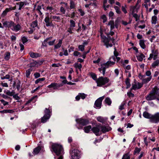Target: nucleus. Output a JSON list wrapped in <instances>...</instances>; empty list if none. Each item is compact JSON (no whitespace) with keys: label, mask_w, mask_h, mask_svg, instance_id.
<instances>
[{"label":"nucleus","mask_w":159,"mask_h":159,"mask_svg":"<svg viewBox=\"0 0 159 159\" xmlns=\"http://www.w3.org/2000/svg\"><path fill=\"white\" fill-rule=\"evenodd\" d=\"M12 96L13 98L16 100H19L20 99V97L18 96V94H14Z\"/></svg>","instance_id":"obj_52"},{"label":"nucleus","mask_w":159,"mask_h":159,"mask_svg":"<svg viewBox=\"0 0 159 159\" xmlns=\"http://www.w3.org/2000/svg\"><path fill=\"white\" fill-rule=\"evenodd\" d=\"M115 39L114 38H111L110 36H107V37L105 36L102 37V41L104 43V45L107 48L109 47H111L112 46V44L109 43L110 41H111L112 43H114Z\"/></svg>","instance_id":"obj_4"},{"label":"nucleus","mask_w":159,"mask_h":159,"mask_svg":"<svg viewBox=\"0 0 159 159\" xmlns=\"http://www.w3.org/2000/svg\"><path fill=\"white\" fill-rule=\"evenodd\" d=\"M21 28V26L19 24L16 25L14 22L13 26H12L11 29L14 31L17 32L20 30Z\"/></svg>","instance_id":"obj_15"},{"label":"nucleus","mask_w":159,"mask_h":159,"mask_svg":"<svg viewBox=\"0 0 159 159\" xmlns=\"http://www.w3.org/2000/svg\"><path fill=\"white\" fill-rule=\"evenodd\" d=\"M34 77L35 78H37L40 76V74L38 72H36L34 75Z\"/></svg>","instance_id":"obj_62"},{"label":"nucleus","mask_w":159,"mask_h":159,"mask_svg":"<svg viewBox=\"0 0 159 159\" xmlns=\"http://www.w3.org/2000/svg\"><path fill=\"white\" fill-rule=\"evenodd\" d=\"M150 122L156 123L159 121V113H157L154 115H152L149 120Z\"/></svg>","instance_id":"obj_8"},{"label":"nucleus","mask_w":159,"mask_h":159,"mask_svg":"<svg viewBox=\"0 0 159 159\" xmlns=\"http://www.w3.org/2000/svg\"><path fill=\"white\" fill-rule=\"evenodd\" d=\"M101 19L103 20V22L105 23V22L107 20V18L106 16V15H102L101 16Z\"/></svg>","instance_id":"obj_48"},{"label":"nucleus","mask_w":159,"mask_h":159,"mask_svg":"<svg viewBox=\"0 0 159 159\" xmlns=\"http://www.w3.org/2000/svg\"><path fill=\"white\" fill-rule=\"evenodd\" d=\"M92 129V127L91 125H89L85 126L84 128V132L86 133H89L91 129Z\"/></svg>","instance_id":"obj_29"},{"label":"nucleus","mask_w":159,"mask_h":159,"mask_svg":"<svg viewBox=\"0 0 159 159\" xmlns=\"http://www.w3.org/2000/svg\"><path fill=\"white\" fill-rule=\"evenodd\" d=\"M100 127L101 131L104 133L108 132L111 129V127L108 126H101Z\"/></svg>","instance_id":"obj_17"},{"label":"nucleus","mask_w":159,"mask_h":159,"mask_svg":"<svg viewBox=\"0 0 159 159\" xmlns=\"http://www.w3.org/2000/svg\"><path fill=\"white\" fill-rule=\"evenodd\" d=\"M104 98V96H102L98 98L95 102L94 107L100 109L101 108L102 102Z\"/></svg>","instance_id":"obj_9"},{"label":"nucleus","mask_w":159,"mask_h":159,"mask_svg":"<svg viewBox=\"0 0 159 159\" xmlns=\"http://www.w3.org/2000/svg\"><path fill=\"white\" fill-rule=\"evenodd\" d=\"M76 120L78 124L83 126L86 125L89 123L88 120L83 119H76Z\"/></svg>","instance_id":"obj_11"},{"label":"nucleus","mask_w":159,"mask_h":159,"mask_svg":"<svg viewBox=\"0 0 159 159\" xmlns=\"http://www.w3.org/2000/svg\"><path fill=\"white\" fill-rule=\"evenodd\" d=\"M62 43V40L61 39H59L58 43L57 44L54 46V48L57 49L60 48L61 46Z\"/></svg>","instance_id":"obj_31"},{"label":"nucleus","mask_w":159,"mask_h":159,"mask_svg":"<svg viewBox=\"0 0 159 159\" xmlns=\"http://www.w3.org/2000/svg\"><path fill=\"white\" fill-rule=\"evenodd\" d=\"M22 40L23 43L24 44L28 41L27 39L25 36H23L22 38Z\"/></svg>","instance_id":"obj_49"},{"label":"nucleus","mask_w":159,"mask_h":159,"mask_svg":"<svg viewBox=\"0 0 159 159\" xmlns=\"http://www.w3.org/2000/svg\"><path fill=\"white\" fill-rule=\"evenodd\" d=\"M109 81L107 77H101L97 79L96 82L98 86L101 87L107 83Z\"/></svg>","instance_id":"obj_5"},{"label":"nucleus","mask_w":159,"mask_h":159,"mask_svg":"<svg viewBox=\"0 0 159 159\" xmlns=\"http://www.w3.org/2000/svg\"><path fill=\"white\" fill-rule=\"evenodd\" d=\"M11 11L9 8H6L5 10H4L2 14L1 15V16L2 17H4L6 16L7 13Z\"/></svg>","instance_id":"obj_23"},{"label":"nucleus","mask_w":159,"mask_h":159,"mask_svg":"<svg viewBox=\"0 0 159 159\" xmlns=\"http://www.w3.org/2000/svg\"><path fill=\"white\" fill-rule=\"evenodd\" d=\"M97 119L98 121L100 122H102V123H104L105 121V120L101 116L98 117L97 118Z\"/></svg>","instance_id":"obj_35"},{"label":"nucleus","mask_w":159,"mask_h":159,"mask_svg":"<svg viewBox=\"0 0 159 159\" xmlns=\"http://www.w3.org/2000/svg\"><path fill=\"white\" fill-rule=\"evenodd\" d=\"M79 95L80 96V98H81L83 99H84L87 95L84 93H79Z\"/></svg>","instance_id":"obj_47"},{"label":"nucleus","mask_w":159,"mask_h":159,"mask_svg":"<svg viewBox=\"0 0 159 159\" xmlns=\"http://www.w3.org/2000/svg\"><path fill=\"white\" fill-rule=\"evenodd\" d=\"M10 53L9 52H7L5 53L4 59L6 61L10 59Z\"/></svg>","instance_id":"obj_37"},{"label":"nucleus","mask_w":159,"mask_h":159,"mask_svg":"<svg viewBox=\"0 0 159 159\" xmlns=\"http://www.w3.org/2000/svg\"><path fill=\"white\" fill-rule=\"evenodd\" d=\"M90 76L93 79L96 81V80L97 79L96 75L95 74L93 73H90Z\"/></svg>","instance_id":"obj_45"},{"label":"nucleus","mask_w":159,"mask_h":159,"mask_svg":"<svg viewBox=\"0 0 159 159\" xmlns=\"http://www.w3.org/2000/svg\"><path fill=\"white\" fill-rule=\"evenodd\" d=\"M63 84H57L56 83H52L51 84L48 85V87L49 88H52L54 89H58L60 87H62Z\"/></svg>","instance_id":"obj_13"},{"label":"nucleus","mask_w":159,"mask_h":159,"mask_svg":"<svg viewBox=\"0 0 159 159\" xmlns=\"http://www.w3.org/2000/svg\"><path fill=\"white\" fill-rule=\"evenodd\" d=\"M20 4L19 5V10H21L22 7L24 6V5H26V3L25 2H19Z\"/></svg>","instance_id":"obj_40"},{"label":"nucleus","mask_w":159,"mask_h":159,"mask_svg":"<svg viewBox=\"0 0 159 159\" xmlns=\"http://www.w3.org/2000/svg\"><path fill=\"white\" fill-rule=\"evenodd\" d=\"M38 25V21L37 20H35L34 21H33L31 25V26L33 28H34L36 27Z\"/></svg>","instance_id":"obj_43"},{"label":"nucleus","mask_w":159,"mask_h":159,"mask_svg":"<svg viewBox=\"0 0 159 159\" xmlns=\"http://www.w3.org/2000/svg\"><path fill=\"white\" fill-rule=\"evenodd\" d=\"M70 27L73 28L75 26V21L73 20H70Z\"/></svg>","instance_id":"obj_36"},{"label":"nucleus","mask_w":159,"mask_h":159,"mask_svg":"<svg viewBox=\"0 0 159 159\" xmlns=\"http://www.w3.org/2000/svg\"><path fill=\"white\" fill-rule=\"evenodd\" d=\"M136 57L139 61H142L143 59L145 57V56L142 53H140L139 54L136 55Z\"/></svg>","instance_id":"obj_20"},{"label":"nucleus","mask_w":159,"mask_h":159,"mask_svg":"<svg viewBox=\"0 0 159 159\" xmlns=\"http://www.w3.org/2000/svg\"><path fill=\"white\" fill-rule=\"evenodd\" d=\"M157 21V17L155 16H153L152 17V24L155 25L156 24Z\"/></svg>","instance_id":"obj_26"},{"label":"nucleus","mask_w":159,"mask_h":159,"mask_svg":"<svg viewBox=\"0 0 159 159\" xmlns=\"http://www.w3.org/2000/svg\"><path fill=\"white\" fill-rule=\"evenodd\" d=\"M152 78L151 76H149L145 79H143L142 81L143 83H147L149 82Z\"/></svg>","instance_id":"obj_33"},{"label":"nucleus","mask_w":159,"mask_h":159,"mask_svg":"<svg viewBox=\"0 0 159 159\" xmlns=\"http://www.w3.org/2000/svg\"><path fill=\"white\" fill-rule=\"evenodd\" d=\"M114 56H112L109 59V61H107L106 63L101 65V67L98 69L100 72H101L102 71V73L103 75L105 73L106 69L109 67L112 66L115 64L116 61V58Z\"/></svg>","instance_id":"obj_1"},{"label":"nucleus","mask_w":159,"mask_h":159,"mask_svg":"<svg viewBox=\"0 0 159 159\" xmlns=\"http://www.w3.org/2000/svg\"><path fill=\"white\" fill-rule=\"evenodd\" d=\"M117 21L116 20L115 21V25L114 22L113 20H111L109 22L108 25H110V29L111 30H112L115 28V26L117 28Z\"/></svg>","instance_id":"obj_16"},{"label":"nucleus","mask_w":159,"mask_h":159,"mask_svg":"<svg viewBox=\"0 0 159 159\" xmlns=\"http://www.w3.org/2000/svg\"><path fill=\"white\" fill-rule=\"evenodd\" d=\"M53 19L56 22H59L61 20V17L59 16H50V19Z\"/></svg>","instance_id":"obj_22"},{"label":"nucleus","mask_w":159,"mask_h":159,"mask_svg":"<svg viewBox=\"0 0 159 159\" xmlns=\"http://www.w3.org/2000/svg\"><path fill=\"white\" fill-rule=\"evenodd\" d=\"M37 95H36L32 97L30 99L26 102L25 104V106L27 105L28 104L31 102H32L33 103H34L36 101V99H35V98H37Z\"/></svg>","instance_id":"obj_18"},{"label":"nucleus","mask_w":159,"mask_h":159,"mask_svg":"<svg viewBox=\"0 0 159 159\" xmlns=\"http://www.w3.org/2000/svg\"><path fill=\"white\" fill-rule=\"evenodd\" d=\"M125 105V103L124 102L122 103L120 105L119 107V109L122 110L124 109V106Z\"/></svg>","instance_id":"obj_54"},{"label":"nucleus","mask_w":159,"mask_h":159,"mask_svg":"<svg viewBox=\"0 0 159 159\" xmlns=\"http://www.w3.org/2000/svg\"><path fill=\"white\" fill-rule=\"evenodd\" d=\"M130 157L128 155V154H125L124 155L122 159H130Z\"/></svg>","instance_id":"obj_56"},{"label":"nucleus","mask_w":159,"mask_h":159,"mask_svg":"<svg viewBox=\"0 0 159 159\" xmlns=\"http://www.w3.org/2000/svg\"><path fill=\"white\" fill-rule=\"evenodd\" d=\"M129 62V61L127 60H124V61L122 63L123 66L124 68L125 66V64H127Z\"/></svg>","instance_id":"obj_61"},{"label":"nucleus","mask_w":159,"mask_h":159,"mask_svg":"<svg viewBox=\"0 0 159 159\" xmlns=\"http://www.w3.org/2000/svg\"><path fill=\"white\" fill-rule=\"evenodd\" d=\"M139 45L143 49H144L145 48L146 46L144 43V41L143 40H140L139 41Z\"/></svg>","instance_id":"obj_34"},{"label":"nucleus","mask_w":159,"mask_h":159,"mask_svg":"<svg viewBox=\"0 0 159 159\" xmlns=\"http://www.w3.org/2000/svg\"><path fill=\"white\" fill-rule=\"evenodd\" d=\"M50 18L49 16H47L45 17L44 19V21L46 23V26H49L51 25V24H52V22H50Z\"/></svg>","instance_id":"obj_21"},{"label":"nucleus","mask_w":159,"mask_h":159,"mask_svg":"<svg viewBox=\"0 0 159 159\" xmlns=\"http://www.w3.org/2000/svg\"><path fill=\"white\" fill-rule=\"evenodd\" d=\"M79 50L83 51L84 49V46L83 45H80L78 47Z\"/></svg>","instance_id":"obj_51"},{"label":"nucleus","mask_w":159,"mask_h":159,"mask_svg":"<svg viewBox=\"0 0 159 159\" xmlns=\"http://www.w3.org/2000/svg\"><path fill=\"white\" fill-rule=\"evenodd\" d=\"M51 39V38H49L46 39H45L44 40L43 42L42 43V46H43L44 47H46L47 46V43L48 41Z\"/></svg>","instance_id":"obj_38"},{"label":"nucleus","mask_w":159,"mask_h":159,"mask_svg":"<svg viewBox=\"0 0 159 159\" xmlns=\"http://www.w3.org/2000/svg\"><path fill=\"white\" fill-rule=\"evenodd\" d=\"M2 23L3 26L6 28H11L12 26L14 25V22L12 21H4V19H2Z\"/></svg>","instance_id":"obj_10"},{"label":"nucleus","mask_w":159,"mask_h":159,"mask_svg":"<svg viewBox=\"0 0 159 159\" xmlns=\"http://www.w3.org/2000/svg\"><path fill=\"white\" fill-rule=\"evenodd\" d=\"M159 64V60H157L156 61H154L152 65V66L154 68H156L157 66Z\"/></svg>","instance_id":"obj_32"},{"label":"nucleus","mask_w":159,"mask_h":159,"mask_svg":"<svg viewBox=\"0 0 159 159\" xmlns=\"http://www.w3.org/2000/svg\"><path fill=\"white\" fill-rule=\"evenodd\" d=\"M104 102L108 106L111 105L112 102L110 98L108 97H107L105 98Z\"/></svg>","instance_id":"obj_28"},{"label":"nucleus","mask_w":159,"mask_h":159,"mask_svg":"<svg viewBox=\"0 0 159 159\" xmlns=\"http://www.w3.org/2000/svg\"><path fill=\"white\" fill-rule=\"evenodd\" d=\"M114 56L116 57H117L119 55V53L117 51L115 47L114 48Z\"/></svg>","instance_id":"obj_50"},{"label":"nucleus","mask_w":159,"mask_h":159,"mask_svg":"<svg viewBox=\"0 0 159 159\" xmlns=\"http://www.w3.org/2000/svg\"><path fill=\"white\" fill-rule=\"evenodd\" d=\"M44 112L45 114L41 119V122L43 123L46 122L50 117V110L49 109L46 108Z\"/></svg>","instance_id":"obj_7"},{"label":"nucleus","mask_w":159,"mask_h":159,"mask_svg":"<svg viewBox=\"0 0 159 159\" xmlns=\"http://www.w3.org/2000/svg\"><path fill=\"white\" fill-rule=\"evenodd\" d=\"M41 150V147L38 146L34 149L33 152L35 154H38Z\"/></svg>","instance_id":"obj_25"},{"label":"nucleus","mask_w":159,"mask_h":159,"mask_svg":"<svg viewBox=\"0 0 159 159\" xmlns=\"http://www.w3.org/2000/svg\"><path fill=\"white\" fill-rule=\"evenodd\" d=\"M114 8H115V10H116V12L118 14H120L121 13V12L120 11V9L117 6H115L114 7Z\"/></svg>","instance_id":"obj_44"},{"label":"nucleus","mask_w":159,"mask_h":159,"mask_svg":"<svg viewBox=\"0 0 159 159\" xmlns=\"http://www.w3.org/2000/svg\"><path fill=\"white\" fill-rule=\"evenodd\" d=\"M20 84L21 83L19 81H18V82L17 83L16 88L18 90L20 89Z\"/></svg>","instance_id":"obj_63"},{"label":"nucleus","mask_w":159,"mask_h":159,"mask_svg":"<svg viewBox=\"0 0 159 159\" xmlns=\"http://www.w3.org/2000/svg\"><path fill=\"white\" fill-rule=\"evenodd\" d=\"M78 11L80 14V15L82 16H84L85 14L84 11L81 9H79Z\"/></svg>","instance_id":"obj_59"},{"label":"nucleus","mask_w":159,"mask_h":159,"mask_svg":"<svg viewBox=\"0 0 159 159\" xmlns=\"http://www.w3.org/2000/svg\"><path fill=\"white\" fill-rule=\"evenodd\" d=\"M130 80L129 78H127L126 79L125 82L126 84V88L127 89H128L131 86V84L130 83Z\"/></svg>","instance_id":"obj_27"},{"label":"nucleus","mask_w":159,"mask_h":159,"mask_svg":"<svg viewBox=\"0 0 159 159\" xmlns=\"http://www.w3.org/2000/svg\"><path fill=\"white\" fill-rule=\"evenodd\" d=\"M70 7L71 9H74L75 8V4L73 1L72 0H70Z\"/></svg>","instance_id":"obj_41"},{"label":"nucleus","mask_w":159,"mask_h":159,"mask_svg":"<svg viewBox=\"0 0 159 159\" xmlns=\"http://www.w3.org/2000/svg\"><path fill=\"white\" fill-rule=\"evenodd\" d=\"M30 56L32 58H36L38 57H40L41 55L36 52H32L30 53Z\"/></svg>","instance_id":"obj_19"},{"label":"nucleus","mask_w":159,"mask_h":159,"mask_svg":"<svg viewBox=\"0 0 159 159\" xmlns=\"http://www.w3.org/2000/svg\"><path fill=\"white\" fill-rule=\"evenodd\" d=\"M60 11L63 14H65V13L66 10L63 7H61L60 9Z\"/></svg>","instance_id":"obj_60"},{"label":"nucleus","mask_w":159,"mask_h":159,"mask_svg":"<svg viewBox=\"0 0 159 159\" xmlns=\"http://www.w3.org/2000/svg\"><path fill=\"white\" fill-rule=\"evenodd\" d=\"M53 151L57 156H63L64 152L62 146L59 144L53 143L51 146Z\"/></svg>","instance_id":"obj_2"},{"label":"nucleus","mask_w":159,"mask_h":159,"mask_svg":"<svg viewBox=\"0 0 159 159\" xmlns=\"http://www.w3.org/2000/svg\"><path fill=\"white\" fill-rule=\"evenodd\" d=\"M143 85V84L140 83H135L134 84H132V87L131 88V90H135L137 89L141 88Z\"/></svg>","instance_id":"obj_12"},{"label":"nucleus","mask_w":159,"mask_h":159,"mask_svg":"<svg viewBox=\"0 0 159 159\" xmlns=\"http://www.w3.org/2000/svg\"><path fill=\"white\" fill-rule=\"evenodd\" d=\"M132 15H133L136 21H137L139 19V16H138V15L136 13H134V10H133L131 13Z\"/></svg>","instance_id":"obj_30"},{"label":"nucleus","mask_w":159,"mask_h":159,"mask_svg":"<svg viewBox=\"0 0 159 159\" xmlns=\"http://www.w3.org/2000/svg\"><path fill=\"white\" fill-rule=\"evenodd\" d=\"M75 66L76 68H78L79 69H80L82 68V66L80 63H77L75 64Z\"/></svg>","instance_id":"obj_53"},{"label":"nucleus","mask_w":159,"mask_h":159,"mask_svg":"<svg viewBox=\"0 0 159 159\" xmlns=\"http://www.w3.org/2000/svg\"><path fill=\"white\" fill-rule=\"evenodd\" d=\"M156 95L159 96V89H153L150 93L146 97V99L148 101L155 99L156 98Z\"/></svg>","instance_id":"obj_3"},{"label":"nucleus","mask_w":159,"mask_h":159,"mask_svg":"<svg viewBox=\"0 0 159 159\" xmlns=\"http://www.w3.org/2000/svg\"><path fill=\"white\" fill-rule=\"evenodd\" d=\"M4 111H5V113H13L14 112V111L12 110H4Z\"/></svg>","instance_id":"obj_55"},{"label":"nucleus","mask_w":159,"mask_h":159,"mask_svg":"<svg viewBox=\"0 0 159 159\" xmlns=\"http://www.w3.org/2000/svg\"><path fill=\"white\" fill-rule=\"evenodd\" d=\"M154 54V56L153 57V59L154 60H155L157 58V56L158 54V51L157 50L155 51Z\"/></svg>","instance_id":"obj_58"},{"label":"nucleus","mask_w":159,"mask_h":159,"mask_svg":"<svg viewBox=\"0 0 159 159\" xmlns=\"http://www.w3.org/2000/svg\"><path fill=\"white\" fill-rule=\"evenodd\" d=\"M53 9V8L51 6H48L46 8V10H49L51 13H50V14L52 13V10Z\"/></svg>","instance_id":"obj_57"},{"label":"nucleus","mask_w":159,"mask_h":159,"mask_svg":"<svg viewBox=\"0 0 159 159\" xmlns=\"http://www.w3.org/2000/svg\"><path fill=\"white\" fill-rule=\"evenodd\" d=\"M80 54V52H78L77 51H75L73 53V55L74 56H77Z\"/></svg>","instance_id":"obj_64"},{"label":"nucleus","mask_w":159,"mask_h":159,"mask_svg":"<svg viewBox=\"0 0 159 159\" xmlns=\"http://www.w3.org/2000/svg\"><path fill=\"white\" fill-rule=\"evenodd\" d=\"M100 127L99 125H96V126L93 127L91 129L93 132L96 135H99V133L100 131Z\"/></svg>","instance_id":"obj_14"},{"label":"nucleus","mask_w":159,"mask_h":159,"mask_svg":"<svg viewBox=\"0 0 159 159\" xmlns=\"http://www.w3.org/2000/svg\"><path fill=\"white\" fill-rule=\"evenodd\" d=\"M152 115L147 111H144L143 114V116L145 118L150 119Z\"/></svg>","instance_id":"obj_24"},{"label":"nucleus","mask_w":159,"mask_h":159,"mask_svg":"<svg viewBox=\"0 0 159 159\" xmlns=\"http://www.w3.org/2000/svg\"><path fill=\"white\" fill-rule=\"evenodd\" d=\"M45 78H42L38 79L35 81V84H37L39 83L40 82V81H43L45 80Z\"/></svg>","instance_id":"obj_46"},{"label":"nucleus","mask_w":159,"mask_h":159,"mask_svg":"<svg viewBox=\"0 0 159 159\" xmlns=\"http://www.w3.org/2000/svg\"><path fill=\"white\" fill-rule=\"evenodd\" d=\"M15 94V92L14 91L10 92L9 90H8L6 92V94L8 96H12Z\"/></svg>","instance_id":"obj_42"},{"label":"nucleus","mask_w":159,"mask_h":159,"mask_svg":"<svg viewBox=\"0 0 159 159\" xmlns=\"http://www.w3.org/2000/svg\"><path fill=\"white\" fill-rule=\"evenodd\" d=\"M32 71V70L31 68L28 69L26 71V76L27 77L29 78L30 77V74Z\"/></svg>","instance_id":"obj_39"},{"label":"nucleus","mask_w":159,"mask_h":159,"mask_svg":"<svg viewBox=\"0 0 159 159\" xmlns=\"http://www.w3.org/2000/svg\"><path fill=\"white\" fill-rule=\"evenodd\" d=\"M70 154L71 159H78L80 156V152L76 149L71 150L70 151Z\"/></svg>","instance_id":"obj_6"}]
</instances>
